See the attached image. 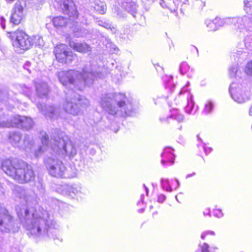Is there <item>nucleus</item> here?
<instances>
[{"label": "nucleus", "instance_id": "aec40b11", "mask_svg": "<svg viewBox=\"0 0 252 252\" xmlns=\"http://www.w3.org/2000/svg\"><path fill=\"white\" fill-rule=\"evenodd\" d=\"M46 26L47 29H49V23L52 22L54 26L58 29L65 27L68 23V20L66 17L62 16H57L52 18L51 17H49L46 18Z\"/></svg>", "mask_w": 252, "mask_h": 252}, {"label": "nucleus", "instance_id": "39448f33", "mask_svg": "<svg viewBox=\"0 0 252 252\" xmlns=\"http://www.w3.org/2000/svg\"><path fill=\"white\" fill-rule=\"evenodd\" d=\"M13 46L16 52L24 53L33 45L43 47L44 43L39 35L29 36L23 31L17 30L12 33Z\"/></svg>", "mask_w": 252, "mask_h": 252}, {"label": "nucleus", "instance_id": "7c9ffc66", "mask_svg": "<svg viewBox=\"0 0 252 252\" xmlns=\"http://www.w3.org/2000/svg\"><path fill=\"white\" fill-rule=\"evenodd\" d=\"M94 8L96 11L100 14H104L106 10V4L102 2L95 4Z\"/></svg>", "mask_w": 252, "mask_h": 252}, {"label": "nucleus", "instance_id": "864d4df0", "mask_svg": "<svg viewBox=\"0 0 252 252\" xmlns=\"http://www.w3.org/2000/svg\"><path fill=\"white\" fill-rule=\"evenodd\" d=\"M178 128L179 129V130H182V125H180L178 127Z\"/></svg>", "mask_w": 252, "mask_h": 252}, {"label": "nucleus", "instance_id": "423d86ee", "mask_svg": "<svg viewBox=\"0 0 252 252\" xmlns=\"http://www.w3.org/2000/svg\"><path fill=\"white\" fill-rule=\"evenodd\" d=\"M89 104V101L88 99L84 97H80L74 92L70 91L66 95V101L63 105V108L66 112L77 115L80 112L78 105L84 108Z\"/></svg>", "mask_w": 252, "mask_h": 252}, {"label": "nucleus", "instance_id": "473e14b6", "mask_svg": "<svg viewBox=\"0 0 252 252\" xmlns=\"http://www.w3.org/2000/svg\"><path fill=\"white\" fill-rule=\"evenodd\" d=\"M163 80L165 83V87L167 88L172 90V87H174V85L172 84V77L171 76H165L163 77Z\"/></svg>", "mask_w": 252, "mask_h": 252}, {"label": "nucleus", "instance_id": "c756f323", "mask_svg": "<svg viewBox=\"0 0 252 252\" xmlns=\"http://www.w3.org/2000/svg\"><path fill=\"white\" fill-rule=\"evenodd\" d=\"M189 66L187 62L182 63L180 66V71L182 74H187L188 76L191 77V74L189 72Z\"/></svg>", "mask_w": 252, "mask_h": 252}, {"label": "nucleus", "instance_id": "5701e85b", "mask_svg": "<svg viewBox=\"0 0 252 252\" xmlns=\"http://www.w3.org/2000/svg\"><path fill=\"white\" fill-rule=\"evenodd\" d=\"M15 181L19 183H25L31 181L34 178V174H9Z\"/></svg>", "mask_w": 252, "mask_h": 252}, {"label": "nucleus", "instance_id": "603ef678", "mask_svg": "<svg viewBox=\"0 0 252 252\" xmlns=\"http://www.w3.org/2000/svg\"><path fill=\"white\" fill-rule=\"evenodd\" d=\"M144 186L145 188V189H146V193H147V194H148V189L145 187V185H144Z\"/></svg>", "mask_w": 252, "mask_h": 252}, {"label": "nucleus", "instance_id": "6e6552de", "mask_svg": "<svg viewBox=\"0 0 252 252\" xmlns=\"http://www.w3.org/2000/svg\"><path fill=\"white\" fill-rule=\"evenodd\" d=\"M1 169L4 173H32V166L22 160L7 159L3 161Z\"/></svg>", "mask_w": 252, "mask_h": 252}, {"label": "nucleus", "instance_id": "8fccbe9b", "mask_svg": "<svg viewBox=\"0 0 252 252\" xmlns=\"http://www.w3.org/2000/svg\"><path fill=\"white\" fill-rule=\"evenodd\" d=\"M206 214H208L209 215L210 214V210H207V212H204V215L205 216Z\"/></svg>", "mask_w": 252, "mask_h": 252}, {"label": "nucleus", "instance_id": "6e6d98bb", "mask_svg": "<svg viewBox=\"0 0 252 252\" xmlns=\"http://www.w3.org/2000/svg\"><path fill=\"white\" fill-rule=\"evenodd\" d=\"M77 35L79 36V34H77ZM79 35H80V36H84V34L83 33V34H79Z\"/></svg>", "mask_w": 252, "mask_h": 252}, {"label": "nucleus", "instance_id": "09e8293b", "mask_svg": "<svg viewBox=\"0 0 252 252\" xmlns=\"http://www.w3.org/2000/svg\"><path fill=\"white\" fill-rule=\"evenodd\" d=\"M7 3H12L15 0H5Z\"/></svg>", "mask_w": 252, "mask_h": 252}, {"label": "nucleus", "instance_id": "a211bd4d", "mask_svg": "<svg viewBox=\"0 0 252 252\" xmlns=\"http://www.w3.org/2000/svg\"><path fill=\"white\" fill-rule=\"evenodd\" d=\"M160 122L162 123H170V120H175L178 124H181L185 122V118L184 115L180 110L177 109H173L171 111L170 117H161L159 118Z\"/></svg>", "mask_w": 252, "mask_h": 252}, {"label": "nucleus", "instance_id": "7ed1b4c3", "mask_svg": "<svg viewBox=\"0 0 252 252\" xmlns=\"http://www.w3.org/2000/svg\"><path fill=\"white\" fill-rule=\"evenodd\" d=\"M99 103L101 107L111 115L123 117L133 114L134 108L132 102L124 94H104L101 97Z\"/></svg>", "mask_w": 252, "mask_h": 252}, {"label": "nucleus", "instance_id": "5fc2aeb1", "mask_svg": "<svg viewBox=\"0 0 252 252\" xmlns=\"http://www.w3.org/2000/svg\"><path fill=\"white\" fill-rule=\"evenodd\" d=\"M37 0L38 1H39V2H40V3L42 2L43 1V0Z\"/></svg>", "mask_w": 252, "mask_h": 252}, {"label": "nucleus", "instance_id": "79ce46f5", "mask_svg": "<svg viewBox=\"0 0 252 252\" xmlns=\"http://www.w3.org/2000/svg\"><path fill=\"white\" fill-rule=\"evenodd\" d=\"M22 87L23 88V93L27 95H29V93L31 91V89L30 88L27 87L25 85H23Z\"/></svg>", "mask_w": 252, "mask_h": 252}, {"label": "nucleus", "instance_id": "4468645a", "mask_svg": "<svg viewBox=\"0 0 252 252\" xmlns=\"http://www.w3.org/2000/svg\"><path fill=\"white\" fill-rule=\"evenodd\" d=\"M189 86V82H188L187 84L181 89L179 95L181 98H185L187 100V104L185 108L186 112L188 114H191L193 111L194 102L192 99V95L188 90Z\"/></svg>", "mask_w": 252, "mask_h": 252}, {"label": "nucleus", "instance_id": "f3484780", "mask_svg": "<svg viewBox=\"0 0 252 252\" xmlns=\"http://www.w3.org/2000/svg\"><path fill=\"white\" fill-rule=\"evenodd\" d=\"M61 193L69 195L73 197V195H78L81 196L82 193H85L84 189H82L79 185L69 186L68 185H63L60 189Z\"/></svg>", "mask_w": 252, "mask_h": 252}, {"label": "nucleus", "instance_id": "c85d7f7f", "mask_svg": "<svg viewBox=\"0 0 252 252\" xmlns=\"http://www.w3.org/2000/svg\"><path fill=\"white\" fill-rule=\"evenodd\" d=\"M123 6L125 7V9L131 14L135 16L134 14L135 13L136 10V4L133 1H130L128 2H125L123 3Z\"/></svg>", "mask_w": 252, "mask_h": 252}, {"label": "nucleus", "instance_id": "cd10ccee", "mask_svg": "<svg viewBox=\"0 0 252 252\" xmlns=\"http://www.w3.org/2000/svg\"><path fill=\"white\" fill-rule=\"evenodd\" d=\"M159 3L161 7H162L163 8L167 7L170 10L171 12L174 13L176 16L177 15V9L178 8V6L179 5V2H176V1L174 0V6H172V5L167 6L165 3V1L163 0H159Z\"/></svg>", "mask_w": 252, "mask_h": 252}, {"label": "nucleus", "instance_id": "58836bf2", "mask_svg": "<svg viewBox=\"0 0 252 252\" xmlns=\"http://www.w3.org/2000/svg\"><path fill=\"white\" fill-rule=\"evenodd\" d=\"M97 24L99 26L105 28L106 29L111 28V25L110 24L106 23L105 22H103L102 21H98L97 22Z\"/></svg>", "mask_w": 252, "mask_h": 252}, {"label": "nucleus", "instance_id": "4c0bfd02", "mask_svg": "<svg viewBox=\"0 0 252 252\" xmlns=\"http://www.w3.org/2000/svg\"><path fill=\"white\" fill-rule=\"evenodd\" d=\"M237 65H235L231 66L229 69V74L231 77H234L236 76V74L237 71Z\"/></svg>", "mask_w": 252, "mask_h": 252}, {"label": "nucleus", "instance_id": "f704fd0d", "mask_svg": "<svg viewBox=\"0 0 252 252\" xmlns=\"http://www.w3.org/2000/svg\"><path fill=\"white\" fill-rule=\"evenodd\" d=\"M205 24L209 31H215L217 30V28L214 22V20H207L205 21Z\"/></svg>", "mask_w": 252, "mask_h": 252}, {"label": "nucleus", "instance_id": "3c124183", "mask_svg": "<svg viewBox=\"0 0 252 252\" xmlns=\"http://www.w3.org/2000/svg\"><path fill=\"white\" fill-rule=\"evenodd\" d=\"M197 140L198 141H200L201 143H202V140L198 135L197 136Z\"/></svg>", "mask_w": 252, "mask_h": 252}, {"label": "nucleus", "instance_id": "412c9836", "mask_svg": "<svg viewBox=\"0 0 252 252\" xmlns=\"http://www.w3.org/2000/svg\"><path fill=\"white\" fill-rule=\"evenodd\" d=\"M69 45L72 49L80 53H86L91 50V47L84 43H76L70 41Z\"/></svg>", "mask_w": 252, "mask_h": 252}, {"label": "nucleus", "instance_id": "4be33fe9", "mask_svg": "<svg viewBox=\"0 0 252 252\" xmlns=\"http://www.w3.org/2000/svg\"><path fill=\"white\" fill-rule=\"evenodd\" d=\"M45 162L47 168L55 170L59 168L62 172H64V171L62 169V167H63V166L62 162L58 159H55L52 158H49L45 160Z\"/></svg>", "mask_w": 252, "mask_h": 252}, {"label": "nucleus", "instance_id": "dca6fc26", "mask_svg": "<svg viewBox=\"0 0 252 252\" xmlns=\"http://www.w3.org/2000/svg\"><path fill=\"white\" fill-rule=\"evenodd\" d=\"M60 5L63 12L68 15L69 21H74L77 18V11L74 7L72 0H61Z\"/></svg>", "mask_w": 252, "mask_h": 252}, {"label": "nucleus", "instance_id": "a18cd8bd", "mask_svg": "<svg viewBox=\"0 0 252 252\" xmlns=\"http://www.w3.org/2000/svg\"><path fill=\"white\" fill-rule=\"evenodd\" d=\"M0 25L2 29L5 28V19L3 17H0Z\"/></svg>", "mask_w": 252, "mask_h": 252}, {"label": "nucleus", "instance_id": "f03ea898", "mask_svg": "<svg viewBox=\"0 0 252 252\" xmlns=\"http://www.w3.org/2000/svg\"><path fill=\"white\" fill-rule=\"evenodd\" d=\"M19 219L24 227L28 230L31 234L40 236L44 234L47 231V227L51 224L49 214L45 211L41 217L33 209L30 210L27 206L16 208Z\"/></svg>", "mask_w": 252, "mask_h": 252}, {"label": "nucleus", "instance_id": "a878e982", "mask_svg": "<svg viewBox=\"0 0 252 252\" xmlns=\"http://www.w3.org/2000/svg\"><path fill=\"white\" fill-rule=\"evenodd\" d=\"M161 184L163 189L167 191H171L172 190L171 186L173 184L176 185V187L175 188V189L178 188L179 186V183L177 180L172 181L171 185H170L168 179H162L161 180Z\"/></svg>", "mask_w": 252, "mask_h": 252}, {"label": "nucleus", "instance_id": "ea45409f", "mask_svg": "<svg viewBox=\"0 0 252 252\" xmlns=\"http://www.w3.org/2000/svg\"><path fill=\"white\" fill-rule=\"evenodd\" d=\"M208 235H211L214 236L215 235V233L214 231H207L205 232H204L202 233V234L201 235V238L202 239H204L205 238V236Z\"/></svg>", "mask_w": 252, "mask_h": 252}, {"label": "nucleus", "instance_id": "ddd939ff", "mask_svg": "<svg viewBox=\"0 0 252 252\" xmlns=\"http://www.w3.org/2000/svg\"><path fill=\"white\" fill-rule=\"evenodd\" d=\"M21 135L19 133L15 132L9 136V141L11 144L15 147H19L22 149L29 148L32 150L33 148V143L29 136H25L23 141L21 140Z\"/></svg>", "mask_w": 252, "mask_h": 252}, {"label": "nucleus", "instance_id": "0eeeda50", "mask_svg": "<svg viewBox=\"0 0 252 252\" xmlns=\"http://www.w3.org/2000/svg\"><path fill=\"white\" fill-rule=\"evenodd\" d=\"M214 22L216 26L217 30L225 24L230 23L233 24L240 32H243L245 30L250 31L252 28V21L250 20L248 16L227 18L225 19L216 18L214 19Z\"/></svg>", "mask_w": 252, "mask_h": 252}, {"label": "nucleus", "instance_id": "2eb2a0df", "mask_svg": "<svg viewBox=\"0 0 252 252\" xmlns=\"http://www.w3.org/2000/svg\"><path fill=\"white\" fill-rule=\"evenodd\" d=\"M24 17V7L21 2L18 1L12 8L10 21L14 25L19 24Z\"/></svg>", "mask_w": 252, "mask_h": 252}, {"label": "nucleus", "instance_id": "2f4dec72", "mask_svg": "<svg viewBox=\"0 0 252 252\" xmlns=\"http://www.w3.org/2000/svg\"><path fill=\"white\" fill-rule=\"evenodd\" d=\"M214 108V103L211 100H207L205 104L204 109V112L205 114H209L213 110Z\"/></svg>", "mask_w": 252, "mask_h": 252}, {"label": "nucleus", "instance_id": "f257e3e1", "mask_svg": "<svg viewBox=\"0 0 252 252\" xmlns=\"http://www.w3.org/2000/svg\"><path fill=\"white\" fill-rule=\"evenodd\" d=\"M104 76L105 74L100 72V68L95 62L86 66L81 72L76 70H69L62 71L58 73L59 79L63 85H72L80 90L85 86L90 85L95 80Z\"/></svg>", "mask_w": 252, "mask_h": 252}, {"label": "nucleus", "instance_id": "c03bdc74", "mask_svg": "<svg viewBox=\"0 0 252 252\" xmlns=\"http://www.w3.org/2000/svg\"><path fill=\"white\" fill-rule=\"evenodd\" d=\"M165 199L166 197L164 195L161 194H159L158 197V201L159 203H162L165 201Z\"/></svg>", "mask_w": 252, "mask_h": 252}, {"label": "nucleus", "instance_id": "c9c22d12", "mask_svg": "<svg viewBox=\"0 0 252 252\" xmlns=\"http://www.w3.org/2000/svg\"><path fill=\"white\" fill-rule=\"evenodd\" d=\"M106 48H108L109 49V51L112 54L117 53L119 50L116 46L111 43H108L106 45Z\"/></svg>", "mask_w": 252, "mask_h": 252}, {"label": "nucleus", "instance_id": "37998d69", "mask_svg": "<svg viewBox=\"0 0 252 252\" xmlns=\"http://www.w3.org/2000/svg\"><path fill=\"white\" fill-rule=\"evenodd\" d=\"M250 38L249 37H247L245 38V46L247 48H250V47L252 46V43H250Z\"/></svg>", "mask_w": 252, "mask_h": 252}, {"label": "nucleus", "instance_id": "9d476101", "mask_svg": "<svg viewBox=\"0 0 252 252\" xmlns=\"http://www.w3.org/2000/svg\"><path fill=\"white\" fill-rule=\"evenodd\" d=\"M18 226L14 218L4 209L0 208V231L2 232H15Z\"/></svg>", "mask_w": 252, "mask_h": 252}, {"label": "nucleus", "instance_id": "b1692460", "mask_svg": "<svg viewBox=\"0 0 252 252\" xmlns=\"http://www.w3.org/2000/svg\"><path fill=\"white\" fill-rule=\"evenodd\" d=\"M35 88L37 93L40 97L46 96L48 93V86L45 82L36 83Z\"/></svg>", "mask_w": 252, "mask_h": 252}, {"label": "nucleus", "instance_id": "4d7b16f0", "mask_svg": "<svg viewBox=\"0 0 252 252\" xmlns=\"http://www.w3.org/2000/svg\"><path fill=\"white\" fill-rule=\"evenodd\" d=\"M103 69H104V68H101V70H103Z\"/></svg>", "mask_w": 252, "mask_h": 252}, {"label": "nucleus", "instance_id": "bb28decb", "mask_svg": "<svg viewBox=\"0 0 252 252\" xmlns=\"http://www.w3.org/2000/svg\"><path fill=\"white\" fill-rule=\"evenodd\" d=\"M244 10L247 14H249L244 16H248L250 20L252 21V0H244ZM250 31H252V28Z\"/></svg>", "mask_w": 252, "mask_h": 252}, {"label": "nucleus", "instance_id": "9b49d317", "mask_svg": "<svg viewBox=\"0 0 252 252\" xmlns=\"http://www.w3.org/2000/svg\"><path fill=\"white\" fill-rule=\"evenodd\" d=\"M229 93L232 98L239 103L245 102L250 97V92L243 90L242 85L236 82L230 85Z\"/></svg>", "mask_w": 252, "mask_h": 252}, {"label": "nucleus", "instance_id": "de8ad7c7", "mask_svg": "<svg viewBox=\"0 0 252 252\" xmlns=\"http://www.w3.org/2000/svg\"><path fill=\"white\" fill-rule=\"evenodd\" d=\"M249 115L252 116V105H251L249 110Z\"/></svg>", "mask_w": 252, "mask_h": 252}, {"label": "nucleus", "instance_id": "1a4fd4ad", "mask_svg": "<svg viewBox=\"0 0 252 252\" xmlns=\"http://www.w3.org/2000/svg\"><path fill=\"white\" fill-rule=\"evenodd\" d=\"M6 118L1 113L0 110V127H9L11 126L21 127L26 129H29L33 126L32 120L25 116L17 115L14 117L12 121H5Z\"/></svg>", "mask_w": 252, "mask_h": 252}, {"label": "nucleus", "instance_id": "20e7f679", "mask_svg": "<svg viewBox=\"0 0 252 252\" xmlns=\"http://www.w3.org/2000/svg\"><path fill=\"white\" fill-rule=\"evenodd\" d=\"M39 136L42 146L35 150L34 156L36 158L48 150H51L56 155L61 157L67 155L73 157L76 153L75 149L71 144L70 140L66 135L61 134L58 138L52 139L51 146L49 145L48 137L45 132H40Z\"/></svg>", "mask_w": 252, "mask_h": 252}, {"label": "nucleus", "instance_id": "49530a36", "mask_svg": "<svg viewBox=\"0 0 252 252\" xmlns=\"http://www.w3.org/2000/svg\"><path fill=\"white\" fill-rule=\"evenodd\" d=\"M31 65V63L29 62H26L23 66L24 68L25 69H27L29 72H31L30 69L29 68V67H30Z\"/></svg>", "mask_w": 252, "mask_h": 252}, {"label": "nucleus", "instance_id": "72a5a7b5", "mask_svg": "<svg viewBox=\"0 0 252 252\" xmlns=\"http://www.w3.org/2000/svg\"><path fill=\"white\" fill-rule=\"evenodd\" d=\"M245 74L250 76H252V60L248 62L244 69Z\"/></svg>", "mask_w": 252, "mask_h": 252}, {"label": "nucleus", "instance_id": "e433bc0d", "mask_svg": "<svg viewBox=\"0 0 252 252\" xmlns=\"http://www.w3.org/2000/svg\"><path fill=\"white\" fill-rule=\"evenodd\" d=\"M198 147H201L203 149L206 155L210 154L212 151V149L209 147H208L205 143H201V144H198Z\"/></svg>", "mask_w": 252, "mask_h": 252}, {"label": "nucleus", "instance_id": "6ab92c4d", "mask_svg": "<svg viewBox=\"0 0 252 252\" xmlns=\"http://www.w3.org/2000/svg\"><path fill=\"white\" fill-rule=\"evenodd\" d=\"M174 150L169 147H165L161 154V163L163 165L169 166L174 162L175 156Z\"/></svg>", "mask_w": 252, "mask_h": 252}, {"label": "nucleus", "instance_id": "a19ab883", "mask_svg": "<svg viewBox=\"0 0 252 252\" xmlns=\"http://www.w3.org/2000/svg\"><path fill=\"white\" fill-rule=\"evenodd\" d=\"M223 213L220 209H217L214 211V216L217 218H221L223 216Z\"/></svg>", "mask_w": 252, "mask_h": 252}, {"label": "nucleus", "instance_id": "f8f14e48", "mask_svg": "<svg viewBox=\"0 0 252 252\" xmlns=\"http://www.w3.org/2000/svg\"><path fill=\"white\" fill-rule=\"evenodd\" d=\"M54 53L56 59L61 63H69L76 58L75 55L71 51L68 50L66 46L63 44L55 47Z\"/></svg>", "mask_w": 252, "mask_h": 252}, {"label": "nucleus", "instance_id": "393cba45", "mask_svg": "<svg viewBox=\"0 0 252 252\" xmlns=\"http://www.w3.org/2000/svg\"><path fill=\"white\" fill-rule=\"evenodd\" d=\"M37 106L38 109L42 111L43 114L46 116L50 118L51 119L54 118L55 113L57 110L55 108L52 106H49L47 108H46V111L42 110L43 105L41 104H37Z\"/></svg>", "mask_w": 252, "mask_h": 252}]
</instances>
